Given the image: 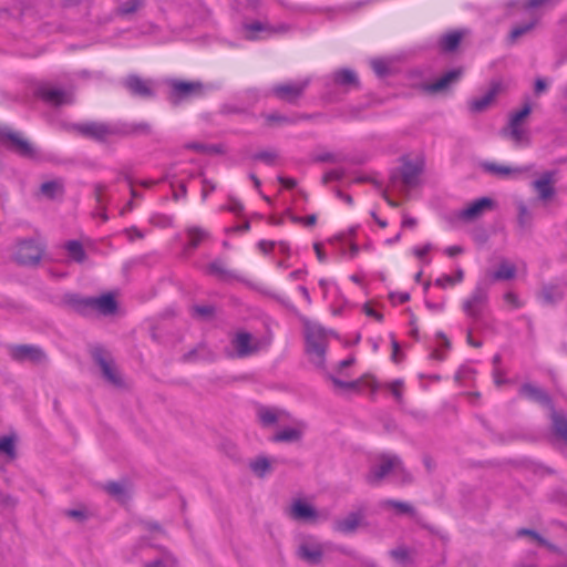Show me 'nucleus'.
Segmentation results:
<instances>
[{
  "mask_svg": "<svg viewBox=\"0 0 567 567\" xmlns=\"http://www.w3.org/2000/svg\"><path fill=\"white\" fill-rule=\"evenodd\" d=\"M64 303L76 313L89 317L94 312L102 316H112L117 311L118 303L112 292H106L100 297H83L79 293H66Z\"/></svg>",
  "mask_w": 567,
  "mask_h": 567,
  "instance_id": "1",
  "label": "nucleus"
},
{
  "mask_svg": "<svg viewBox=\"0 0 567 567\" xmlns=\"http://www.w3.org/2000/svg\"><path fill=\"white\" fill-rule=\"evenodd\" d=\"M305 324V351L309 361L319 370L326 369V353L328 347V333L321 324L303 319Z\"/></svg>",
  "mask_w": 567,
  "mask_h": 567,
  "instance_id": "2",
  "label": "nucleus"
},
{
  "mask_svg": "<svg viewBox=\"0 0 567 567\" xmlns=\"http://www.w3.org/2000/svg\"><path fill=\"white\" fill-rule=\"evenodd\" d=\"M337 86L343 89V92H349L351 89L360 87V80L358 74L348 68L336 70L331 78H327L324 81L323 100L329 103H333L340 100Z\"/></svg>",
  "mask_w": 567,
  "mask_h": 567,
  "instance_id": "3",
  "label": "nucleus"
},
{
  "mask_svg": "<svg viewBox=\"0 0 567 567\" xmlns=\"http://www.w3.org/2000/svg\"><path fill=\"white\" fill-rule=\"evenodd\" d=\"M70 132L79 136L92 140L97 143H106L110 137L118 136L117 123L110 124L96 121L71 123L68 126Z\"/></svg>",
  "mask_w": 567,
  "mask_h": 567,
  "instance_id": "4",
  "label": "nucleus"
},
{
  "mask_svg": "<svg viewBox=\"0 0 567 567\" xmlns=\"http://www.w3.org/2000/svg\"><path fill=\"white\" fill-rule=\"evenodd\" d=\"M166 83L169 87L167 100L173 106L204 94V85L199 81L169 79Z\"/></svg>",
  "mask_w": 567,
  "mask_h": 567,
  "instance_id": "5",
  "label": "nucleus"
},
{
  "mask_svg": "<svg viewBox=\"0 0 567 567\" xmlns=\"http://www.w3.org/2000/svg\"><path fill=\"white\" fill-rule=\"evenodd\" d=\"M91 357L101 369L103 379L116 389L125 386V382L118 372L113 359L109 355L103 346L96 344L91 349Z\"/></svg>",
  "mask_w": 567,
  "mask_h": 567,
  "instance_id": "6",
  "label": "nucleus"
},
{
  "mask_svg": "<svg viewBox=\"0 0 567 567\" xmlns=\"http://www.w3.org/2000/svg\"><path fill=\"white\" fill-rule=\"evenodd\" d=\"M378 463L372 464L367 472L364 480L371 486L380 485L383 480L392 472H395L396 466L401 464V457L396 454L381 453L377 457Z\"/></svg>",
  "mask_w": 567,
  "mask_h": 567,
  "instance_id": "7",
  "label": "nucleus"
},
{
  "mask_svg": "<svg viewBox=\"0 0 567 567\" xmlns=\"http://www.w3.org/2000/svg\"><path fill=\"white\" fill-rule=\"evenodd\" d=\"M309 83L310 81L308 79L299 82L278 83L270 89L268 94L281 102L297 105L309 86Z\"/></svg>",
  "mask_w": 567,
  "mask_h": 567,
  "instance_id": "8",
  "label": "nucleus"
},
{
  "mask_svg": "<svg viewBox=\"0 0 567 567\" xmlns=\"http://www.w3.org/2000/svg\"><path fill=\"white\" fill-rule=\"evenodd\" d=\"M489 284L485 280L478 281L471 296L464 300L462 309L473 320H478L484 306L488 301Z\"/></svg>",
  "mask_w": 567,
  "mask_h": 567,
  "instance_id": "9",
  "label": "nucleus"
},
{
  "mask_svg": "<svg viewBox=\"0 0 567 567\" xmlns=\"http://www.w3.org/2000/svg\"><path fill=\"white\" fill-rule=\"evenodd\" d=\"M44 247L35 239H22L17 244L13 259L22 266H37L42 259Z\"/></svg>",
  "mask_w": 567,
  "mask_h": 567,
  "instance_id": "10",
  "label": "nucleus"
},
{
  "mask_svg": "<svg viewBox=\"0 0 567 567\" xmlns=\"http://www.w3.org/2000/svg\"><path fill=\"white\" fill-rule=\"evenodd\" d=\"M424 171V162L423 161H411L403 158L402 166L399 172H392L390 179L394 184L399 174L402 179V183L408 187H414L419 184V177Z\"/></svg>",
  "mask_w": 567,
  "mask_h": 567,
  "instance_id": "11",
  "label": "nucleus"
},
{
  "mask_svg": "<svg viewBox=\"0 0 567 567\" xmlns=\"http://www.w3.org/2000/svg\"><path fill=\"white\" fill-rule=\"evenodd\" d=\"M11 359L16 362L30 361L41 363L47 360V354L35 344H11L8 347Z\"/></svg>",
  "mask_w": 567,
  "mask_h": 567,
  "instance_id": "12",
  "label": "nucleus"
},
{
  "mask_svg": "<svg viewBox=\"0 0 567 567\" xmlns=\"http://www.w3.org/2000/svg\"><path fill=\"white\" fill-rule=\"evenodd\" d=\"M0 136L3 141L8 142L7 147L19 156L24 158L37 157V152L33 145L19 133L12 131H2Z\"/></svg>",
  "mask_w": 567,
  "mask_h": 567,
  "instance_id": "13",
  "label": "nucleus"
},
{
  "mask_svg": "<svg viewBox=\"0 0 567 567\" xmlns=\"http://www.w3.org/2000/svg\"><path fill=\"white\" fill-rule=\"evenodd\" d=\"M35 95L43 100L45 103L54 106L72 104L74 101L71 92L59 87H52L48 84L38 86L35 90Z\"/></svg>",
  "mask_w": 567,
  "mask_h": 567,
  "instance_id": "14",
  "label": "nucleus"
},
{
  "mask_svg": "<svg viewBox=\"0 0 567 567\" xmlns=\"http://www.w3.org/2000/svg\"><path fill=\"white\" fill-rule=\"evenodd\" d=\"M151 83V81L144 80L137 74H130L125 78L123 85L133 96L153 99L155 91Z\"/></svg>",
  "mask_w": 567,
  "mask_h": 567,
  "instance_id": "15",
  "label": "nucleus"
},
{
  "mask_svg": "<svg viewBox=\"0 0 567 567\" xmlns=\"http://www.w3.org/2000/svg\"><path fill=\"white\" fill-rule=\"evenodd\" d=\"M252 336L249 332L240 331L237 332L231 339V346L235 349V354L228 352L229 358H246L258 351V346L252 344Z\"/></svg>",
  "mask_w": 567,
  "mask_h": 567,
  "instance_id": "16",
  "label": "nucleus"
},
{
  "mask_svg": "<svg viewBox=\"0 0 567 567\" xmlns=\"http://www.w3.org/2000/svg\"><path fill=\"white\" fill-rule=\"evenodd\" d=\"M495 202L489 197H480L458 213V218L464 221H472L481 217L486 210L495 207Z\"/></svg>",
  "mask_w": 567,
  "mask_h": 567,
  "instance_id": "17",
  "label": "nucleus"
},
{
  "mask_svg": "<svg viewBox=\"0 0 567 567\" xmlns=\"http://www.w3.org/2000/svg\"><path fill=\"white\" fill-rule=\"evenodd\" d=\"M501 90L502 83L498 81H493L489 85V89L483 96L473 99L468 102V111L472 114H480L485 112L494 102L495 97L499 94Z\"/></svg>",
  "mask_w": 567,
  "mask_h": 567,
  "instance_id": "18",
  "label": "nucleus"
},
{
  "mask_svg": "<svg viewBox=\"0 0 567 567\" xmlns=\"http://www.w3.org/2000/svg\"><path fill=\"white\" fill-rule=\"evenodd\" d=\"M381 506L383 508H393L396 511L398 514L408 515V516L412 517L413 519H415V522L417 524H420L423 528L427 529L432 534H436V530L433 526H430L429 524L421 522V518L417 516V512L412 504H410L408 502H403V501L389 498V499H384L381 503Z\"/></svg>",
  "mask_w": 567,
  "mask_h": 567,
  "instance_id": "19",
  "label": "nucleus"
},
{
  "mask_svg": "<svg viewBox=\"0 0 567 567\" xmlns=\"http://www.w3.org/2000/svg\"><path fill=\"white\" fill-rule=\"evenodd\" d=\"M556 173V171H546L533 182L532 185L536 189L539 200L547 202L554 197L555 187L553 184Z\"/></svg>",
  "mask_w": 567,
  "mask_h": 567,
  "instance_id": "20",
  "label": "nucleus"
},
{
  "mask_svg": "<svg viewBox=\"0 0 567 567\" xmlns=\"http://www.w3.org/2000/svg\"><path fill=\"white\" fill-rule=\"evenodd\" d=\"M462 73V69H452L436 81L424 84L423 90L429 93H437L445 91L450 87V85L456 83L461 79Z\"/></svg>",
  "mask_w": 567,
  "mask_h": 567,
  "instance_id": "21",
  "label": "nucleus"
},
{
  "mask_svg": "<svg viewBox=\"0 0 567 567\" xmlns=\"http://www.w3.org/2000/svg\"><path fill=\"white\" fill-rule=\"evenodd\" d=\"M364 512L362 508L350 512L344 518L336 520L333 528L346 535L353 534L361 524Z\"/></svg>",
  "mask_w": 567,
  "mask_h": 567,
  "instance_id": "22",
  "label": "nucleus"
},
{
  "mask_svg": "<svg viewBox=\"0 0 567 567\" xmlns=\"http://www.w3.org/2000/svg\"><path fill=\"white\" fill-rule=\"evenodd\" d=\"M520 393L530 401H534L544 408L554 409V403L550 395L538 386H535L530 383H525L520 388Z\"/></svg>",
  "mask_w": 567,
  "mask_h": 567,
  "instance_id": "23",
  "label": "nucleus"
},
{
  "mask_svg": "<svg viewBox=\"0 0 567 567\" xmlns=\"http://www.w3.org/2000/svg\"><path fill=\"white\" fill-rule=\"evenodd\" d=\"M118 137L150 135L152 126L147 122L140 123H117Z\"/></svg>",
  "mask_w": 567,
  "mask_h": 567,
  "instance_id": "24",
  "label": "nucleus"
},
{
  "mask_svg": "<svg viewBox=\"0 0 567 567\" xmlns=\"http://www.w3.org/2000/svg\"><path fill=\"white\" fill-rule=\"evenodd\" d=\"M298 555L301 559L310 565H317L321 563L323 558V550L319 545L302 544L298 548Z\"/></svg>",
  "mask_w": 567,
  "mask_h": 567,
  "instance_id": "25",
  "label": "nucleus"
},
{
  "mask_svg": "<svg viewBox=\"0 0 567 567\" xmlns=\"http://www.w3.org/2000/svg\"><path fill=\"white\" fill-rule=\"evenodd\" d=\"M103 489L114 499L124 504L130 499V495L124 482L110 481L103 485Z\"/></svg>",
  "mask_w": 567,
  "mask_h": 567,
  "instance_id": "26",
  "label": "nucleus"
},
{
  "mask_svg": "<svg viewBox=\"0 0 567 567\" xmlns=\"http://www.w3.org/2000/svg\"><path fill=\"white\" fill-rule=\"evenodd\" d=\"M463 39V32L458 30L451 31L444 34L440 40L442 51L451 53L457 50Z\"/></svg>",
  "mask_w": 567,
  "mask_h": 567,
  "instance_id": "27",
  "label": "nucleus"
},
{
  "mask_svg": "<svg viewBox=\"0 0 567 567\" xmlns=\"http://www.w3.org/2000/svg\"><path fill=\"white\" fill-rule=\"evenodd\" d=\"M291 512L296 519L307 520L317 517V511L315 507L300 499L293 503Z\"/></svg>",
  "mask_w": 567,
  "mask_h": 567,
  "instance_id": "28",
  "label": "nucleus"
},
{
  "mask_svg": "<svg viewBox=\"0 0 567 567\" xmlns=\"http://www.w3.org/2000/svg\"><path fill=\"white\" fill-rule=\"evenodd\" d=\"M40 192L44 197L54 199L58 196H62L64 194V186L59 181H49L41 185Z\"/></svg>",
  "mask_w": 567,
  "mask_h": 567,
  "instance_id": "29",
  "label": "nucleus"
},
{
  "mask_svg": "<svg viewBox=\"0 0 567 567\" xmlns=\"http://www.w3.org/2000/svg\"><path fill=\"white\" fill-rule=\"evenodd\" d=\"M516 275V268L514 265H511L506 261L502 262L499 267L491 272V279L493 281H502V280H511Z\"/></svg>",
  "mask_w": 567,
  "mask_h": 567,
  "instance_id": "30",
  "label": "nucleus"
},
{
  "mask_svg": "<svg viewBox=\"0 0 567 567\" xmlns=\"http://www.w3.org/2000/svg\"><path fill=\"white\" fill-rule=\"evenodd\" d=\"M389 555L401 567H408V566L413 565V558L411 556V550L404 546H400V547L391 549L389 551Z\"/></svg>",
  "mask_w": 567,
  "mask_h": 567,
  "instance_id": "31",
  "label": "nucleus"
},
{
  "mask_svg": "<svg viewBox=\"0 0 567 567\" xmlns=\"http://www.w3.org/2000/svg\"><path fill=\"white\" fill-rule=\"evenodd\" d=\"M302 437V432L298 429H295V427H286L279 432H277L274 436H272V441L274 442H289V443H292V442H298L300 441Z\"/></svg>",
  "mask_w": 567,
  "mask_h": 567,
  "instance_id": "32",
  "label": "nucleus"
},
{
  "mask_svg": "<svg viewBox=\"0 0 567 567\" xmlns=\"http://www.w3.org/2000/svg\"><path fill=\"white\" fill-rule=\"evenodd\" d=\"M542 298L546 303H556L564 298V291L561 288L555 285L544 286L542 289Z\"/></svg>",
  "mask_w": 567,
  "mask_h": 567,
  "instance_id": "33",
  "label": "nucleus"
},
{
  "mask_svg": "<svg viewBox=\"0 0 567 567\" xmlns=\"http://www.w3.org/2000/svg\"><path fill=\"white\" fill-rule=\"evenodd\" d=\"M64 248L74 261L83 262L85 260L86 254L81 241L76 239L69 240L65 243Z\"/></svg>",
  "mask_w": 567,
  "mask_h": 567,
  "instance_id": "34",
  "label": "nucleus"
},
{
  "mask_svg": "<svg viewBox=\"0 0 567 567\" xmlns=\"http://www.w3.org/2000/svg\"><path fill=\"white\" fill-rule=\"evenodd\" d=\"M186 234L189 238L188 246L192 249H195L199 246V244L208 237V233L198 226H192L186 229Z\"/></svg>",
  "mask_w": 567,
  "mask_h": 567,
  "instance_id": "35",
  "label": "nucleus"
},
{
  "mask_svg": "<svg viewBox=\"0 0 567 567\" xmlns=\"http://www.w3.org/2000/svg\"><path fill=\"white\" fill-rule=\"evenodd\" d=\"M145 4V0H127L123 3H121L116 8V16L118 17H127L130 14L135 13L137 10L143 8Z\"/></svg>",
  "mask_w": 567,
  "mask_h": 567,
  "instance_id": "36",
  "label": "nucleus"
},
{
  "mask_svg": "<svg viewBox=\"0 0 567 567\" xmlns=\"http://www.w3.org/2000/svg\"><path fill=\"white\" fill-rule=\"evenodd\" d=\"M177 559L167 550H163L162 556L143 564V567H175Z\"/></svg>",
  "mask_w": 567,
  "mask_h": 567,
  "instance_id": "37",
  "label": "nucleus"
},
{
  "mask_svg": "<svg viewBox=\"0 0 567 567\" xmlns=\"http://www.w3.org/2000/svg\"><path fill=\"white\" fill-rule=\"evenodd\" d=\"M517 224L522 229L529 228L533 224V214L524 202L517 203Z\"/></svg>",
  "mask_w": 567,
  "mask_h": 567,
  "instance_id": "38",
  "label": "nucleus"
},
{
  "mask_svg": "<svg viewBox=\"0 0 567 567\" xmlns=\"http://www.w3.org/2000/svg\"><path fill=\"white\" fill-rule=\"evenodd\" d=\"M250 158L256 162H262L267 166H275L279 154L276 150H264L251 154Z\"/></svg>",
  "mask_w": 567,
  "mask_h": 567,
  "instance_id": "39",
  "label": "nucleus"
},
{
  "mask_svg": "<svg viewBox=\"0 0 567 567\" xmlns=\"http://www.w3.org/2000/svg\"><path fill=\"white\" fill-rule=\"evenodd\" d=\"M518 537L528 536L536 540L540 546H544L550 550H555L556 546L549 543L546 538H544L538 532L530 528H519L516 532Z\"/></svg>",
  "mask_w": 567,
  "mask_h": 567,
  "instance_id": "40",
  "label": "nucleus"
},
{
  "mask_svg": "<svg viewBox=\"0 0 567 567\" xmlns=\"http://www.w3.org/2000/svg\"><path fill=\"white\" fill-rule=\"evenodd\" d=\"M216 308L213 305H195L192 307V316L209 321L214 318Z\"/></svg>",
  "mask_w": 567,
  "mask_h": 567,
  "instance_id": "41",
  "label": "nucleus"
},
{
  "mask_svg": "<svg viewBox=\"0 0 567 567\" xmlns=\"http://www.w3.org/2000/svg\"><path fill=\"white\" fill-rule=\"evenodd\" d=\"M536 25V20L529 21L525 24L515 25L509 34H508V42L511 44L515 43L520 37L528 33L530 30H533Z\"/></svg>",
  "mask_w": 567,
  "mask_h": 567,
  "instance_id": "42",
  "label": "nucleus"
},
{
  "mask_svg": "<svg viewBox=\"0 0 567 567\" xmlns=\"http://www.w3.org/2000/svg\"><path fill=\"white\" fill-rule=\"evenodd\" d=\"M483 167L486 172L495 174V175H508L513 172H518V173L527 172V168H520V167L512 168L509 166L498 165L496 163H485L483 165Z\"/></svg>",
  "mask_w": 567,
  "mask_h": 567,
  "instance_id": "43",
  "label": "nucleus"
},
{
  "mask_svg": "<svg viewBox=\"0 0 567 567\" xmlns=\"http://www.w3.org/2000/svg\"><path fill=\"white\" fill-rule=\"evenodd\" d=\"M250 468L258 477H265L270 471V462L266 456H258L250 462Z\"/></svg>",
  "mask_w": 567,
  "mask_h": 567,
  "instance_id": "44",
  "label": "nucleus"
},
{
  "mask_svg": "<svg viewBox=\"0 0 567 567\" xmlns=\"http://www.w3.org/2000/svg\"><path fill=\"white\" fill-rule=\"evenodd\" d=\"M553 427L555 434L567 443V417L555 413L553 415Z\"/></svg>",
  "mask_w": 567,
  "mask_h": 567,
  "instance_id": "45",
  "label": "nucleus"
},
{
  "mask_svg": "<svg viewBox=\"0 0 567 567\" xmlns=\"http://www.w3.org/2000/svg\"><path fill=\"white\" fill-rule=\"evenodd\" d=\"M257 415H258L259 422L264 426H270L278 422L277 413L274 410L266 408V406H260L258 409Z\"/></svg>",
  "mask_w": 567,
  "mask_h": 567,
  "instance_id": "46",
  "label": "nucleus"
},
{
  "mask_svg": "<svg viewBox=\"0 0 567 567\" xmlns=\"http://www.w3.org/2000/svg\"><path fill=\"white\" fill-rule=\"evenodd\" d=\"M244 29L247 31L246 39L250 41L257 40V35L255 34L256 32H265L271 30L268 24L260 21L245 23Z\"/></svg>",
  "mask_w": 567,
  "mask_h": 567,
  "instance_id": "47",
  "label": "nucleus"
},
{
  "mask_svg": "<svg viewBox=\"0 0 567 567\" xmlns=\"http://www.w3.org/2000/svg\"><path fill=\"white\" fill-rule=\"evenodd\" d=\"M208 270L210 274L216 275L221 279L237 278L233 271L225 268L224 262L220 260L212 261L208 265Z\"/></svg>",
  "mask_w": 567,
  "mask_h": 567,
  "instance_id": "48",
  "label": "nucleus"
},
{
  "mask_svg": "<svg viewBox=\"0 0 567 567\" xmlns=\"http://www.w3.org/2000/svg\"><path fill=\"white\" fill-rule=\"evenodd\" d=\"M532 106L526 103L519 111L513 113L509 117L508 127L520 126V123L530 114Z\"/></svg>",
  "mask_w": 567,
  "mask_h": 567,
  "instance_id": "49",
  "label": "nucleus"
},
{
  "mask_svg": "<svg viewBox=\"0 0 567 567\" xmlns=\"http://www.w3.org/2000/svg\"><path fill=\"white\" fill-rule=\"evenodd\" d=\"M503 134L513 140L516 144H520L524 141H528V133L525 128L517 127H507L503 131Z\"/></svg>",
  "mask_w": 567,
  "mask_h": 567,
  "instance_id": "50",
  "label": "nucleus"
},
{
  "mask_svg": "<svg viewBox=\"0 0 567 567\" xmlns=\"http://www.w3.org/2000/svg\"><path fill=\"white\" fill-rule=\"evenodd\" d=\"M0 454H4L10 458L16 457V445L12 436L4 435L0 437Z\"/></svg>",
  "mask_w": 567,
  "mask_h": 567,
  "instance_id": "51",
  "label": "nucleus"
},
{
  "mask_svg": "<svg viewBox=\"0 0 567 567\" xmlns=\"http://www.w3.org/2000/svg\"><path fill=\"white\" fill-rule=\"evenodd\" d=\"M327 377L336 388H340L348 391H358L360 389V380L343 381L341 379L336 378L332 374H328Z\"/></svg>",
  "mask_w": 567,
  "mask_h": 567,
  "instance_id": "52",
  "label": "nucleus"
},
{
  "mask_svg": "<svg viewBox=\"0 0 567 567\" xmlns=\"http://www.w3.org/2000/svg\"><path fill=\"white\" fill-rule=\"evenodd\" d=\"M265 118L270 124L284 125V124H296L297 123V118H295L292 116L282 115L277 112L266 114Z\"/></svg>",
  "mask_w": 567,
  "mask_h": 567,
  "instance_id": "53",
  "label": "nucleus"
},
{
  "mask_svg": "<svg viewBox=\"0 0 567 567\" xmlns=\"http://www.w3.org/2000/svg\"><path fill=\"white\" fill-rule=\"evenodd\" d=\"M386 388L391 391L392 395L394 396V399L398 402H402V400H403V393H402L403 380L396 379V380L388 383Z\"/></svg>",
  "mask_w": 567,
  "mask_h": 567,
  "instance_id": "54",
  "label": "nucleus"
},
{
  "mask_svg": "<svg viewBox=\"0 0 567 567\" xmlns=\"http://www.w3.org/2000/svg\"><path fill=\"white\" fill-rule=\"evenodd\" d=\"M343 159H344L343 157H341L337 154H333L331 152L318 154V155L313 156V158H312V161L316 163H338Z\"/></svg>",
  "mask_w": 567,
  "mask_h": 567,
  "instance_id": "55",
  "label": "nucleus"
},
{
  "mask_svg": "<svg viewBox=\"0 0 567 567\" xmlns=\"http://www.w3.org/2000/svg\"><path fill=\"white\" fill-rule=\"evenodd\" d=\"M371 68L379 78H384L389 74V66L382 60H373L371 62Z\"/></svg>",
  "mask_w": 567,
  "mask_h": 567,
  "instance_id": "56",
  "label": "nucleus"
},
{
  "mask_svg": "<svg viewBox=\"0 0 567 567\" xmlns=\"http://www.w3.org/2000/svg\"><path fill=\"white\" fill-rule=\"evenodd\" d=\"M346 175L344 169H331L322 176V183L328 184L332 181H341Z\"/></svg>",
  "mask_w": 567,
  "mask_h": 567,
  "instance_id": "57",
  "label": "nucleus"
},
{
  "mask_svg": "<svg viewBox=\"0 0 567 567\" xmlns=\"http://www.w3.org/2000/svg\"><path fill=\"white\" fill-rule=\"evenodd\" d=\"M64 515L69 518H73L80 523H83L87 519V513L84 509H65Z\"/></svg>",
  "mask_w": 567,
  "mask_h": 567,
  "instance_id": "58",
  "label": "nucleus"
},
{
  "mask_svg": "<svg viewBox=\"0 0 567 567\" xmlns=\"http://www.w3.org/2000/svg\"><path fill=\"white\" fill-rule=\"evenodd\" d=\"M395 472L399 474L401 483L410 484L413 482L412 474L404 467L402 461H401V464L399 466H396Z\"/></svg>",
  "mask_w": 567,
  "mask_h": 567,
  "instance_id": "59",
  "label": "nucleus"
},
{
  "mask_svg": "<svg viewBox=\"0 0 567 567\" xmlns=\"http://www.w3.org/2000/svg\"><path fill=\"white\" fill-rule=\"evenodd\" d=\"M274 299H276L277 302H279L281 306H284L286 309L297 312L296 307L288 300L286 297H282L280 295L271 293L270 295Z\"/></svg>",
  "mask_w": 567,
  "mask_h": 567,
  "instance_id": "60",
  "label": "nucleus"
},
{
  "mask_svg": "<svg viewBox=\"0 0 567 567\" xmlns=\"http://www.w3.org/2000/svg\"><path fill=\"white\" fill-rule=\"evenodd\" d=\"M229 202L230 204L225 209L235 214H240L244 210V205L238 199L229 197Z\"/></svg>",
  "mask_w": 567,
  "mask_h": 567,
  "instance_id": "61",
  "label": "nucleus"
},
{
  "mask_svg": "<svg viewBox=\"0 0 567 567\" xmlns=\"http://www.w3.org/2000/svg\"><path fill=\"white\" fill-rule=\"evenodd\" d=\"M206 346L204 343H199L196 348L189 350L183 355V361L189 362L197 359V353L199 349H205Z\"/></svg>",
  "mask_w": 567,
  "mask_h": 567,
  "instance_id": "62",
  "label": "nucleus"
},
{
  "mask_svg": "<svg viewBox=\"0 0 567 567\" xmlns=\"http://www.w3.org/2000/svg\"><path fill=\"white\" fill-rule=\"evenodd\" d=\"M435 285L441 287V288H446L447 286H453L455 285L454 284V278L453 276H450V275H443L442 277L437 278L435 280Z\"/></svg>",
  "mask_w": 567,
  "mask_h": 567,
  "instance_id": "63",
  "label": "nucleus"
},
{
  "mask_svg": "<svg viewBox=\"0 0 567 567\" xmlns=\"http://www.w3.org/2000/svg\"><path fill=\"white\" fill-rule=\"evenodd\" d=\"M432 249V245L429 243V244H425L424 246L422 247H414L413 248V254L415 257L422 259L424 258L427 252Z\"/></svg>",
  "mask_w": 567,
  "mask_h": 567,
  "instance_id": "64",
  "label": "nucleus"
}]
</instances>
